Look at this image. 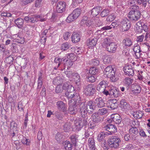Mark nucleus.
Listing matches in <instances>:
<instances>
[{
    "instance_id": "nucleus-1",
    "label": "nucleus",
    "mask_w": 150,
    "mask_h": 150,
    "mask_svg": "<svg viewBox=\"0 0 150 150\" xmlns=\"http://www.w3.org/2000/svg\"><path fill=\"white\" fill-rule=\"evenodd\" d=\"M80 103L81 104L80 106L79 112L83 117H86V115L88 116L86 111L87 108L95 110V106L94 103L91 100L88 101L86 105H85V103L82 101V100H81Z\"/></svg>"
},
{
    "instance_id": "nucleus-2",
    "label": "nucleus",
    "mask_w": 150,
    "mask_h": 150,
    "mask_svg": "<svg viewBox=\"0 0 150 150\" xmlns=\"http://www.w3.org/2000/svg\"><path fill=\"white\" fill-rule=\"evenodd\" d=\"M121 142L120 138L117 136H114L110 137L108 140V146L112 148L117 149L119 148Z\"/></svg>"
},
{
    "instance_id": "nucleus-3",
    "label": "nucleus",
    "mask_w": 150,
    "mask_h": 150,
    "mask_svg": "<svg viewBox=\"0 0 150 150\" xmlns=\"http://www.w3.org/2000/svg\"><path fill=\"white\" fill-rule=\"evenodd\" d=\"M81 115L82 118H79L74 121L75 126L79 129H80L83 126H86L88 123L87 120L88 119V116L86 115V117H85L83 116L82 115Z\"/></svg>"
},
{
    "instance_id": "nucleus-4",
    "label": "nucleus",
    "mask_w": 150,
    "mask_h": 150,
    "mask_svg": "<svg viewBox=\"0 0 150 150\" xmlns=\"http://www.w3.org/2000/svg\"><path fill=\"white\" fill-rule=\"evenodd\" d=\"M65 94L69 99H71L74 98V102L76 104H79L81 103V100L79 95L78 93H76L75 90L74 91H71L69 92H66Z\"/></svg>"
},
{
    "instance_id": "nucleus-5",
    "label": "nucleus",
    "mask_w": 150,
    "mask_h": 150,
    "mask_svg": "<svg viewBox=\"0 0 150 150\" xmlns=\"http://www.w3.org/2000/svg\"><path fill=\"white\" fill-rule=\"evenodd\" d=\"M91 119L92 122H90V127L91 129H94L96 126V123H98L101 120V118L97 112L93 113L91 116Z\"/></svg>"
},
{
    "instance_id": "nucleus-6",
    "label": "nucleus",
    "mask_w": 150,
    "mask_h": 150,
    "mask_svg": "<svg viewBox=\"0 0 150 150\" xmlns=\"http://www.w3.org/2000/svg\"><path fill=\"white\" fill-rule=\"evenodd\" d=\"M84 91L87 96H93L96 92V89L92 84H89L85 86Z\"/></svg>"
},
{
    "instance_id": "nucleus-7",
    "label": "nucleus",
    "mask_w": 150,
    "mask_h": 150,
    "mask_svg": "<svg viewBox=\"0 0 150 150\" xmlns=\"http://www.w3.org/2000/svg\"><path fill=\"white\" fill-rule=\"evenodd\" d=\"M141 15L140 12L130 11L128 13V17L131 21H136L140 18Z\"/></svg>"
},
{
    "instance_id": "nucleus-8",
    "label": "nucleus",
    "mask_w": 150,
    "mask_h": 150,
    "mask_svg": "<svg viewBox=\"0 0 150 150\" xmlns=\"http://www.w3.org/2000/svg\"><path fill=\"white\" fill-rule=\"evenodd\" d=\"M76 103L74 102L73 105L69 106L68 110L69 113L71 114H75L78 111L79 112L81 103L77 104Z\"/></svg>"
},
{
    "instance_id": "nucleus-9",
    "label": "nucleus",
    "mask_w": 150,
    "mask_h": 150,
    "mask_svg": "<svg viewBox=\"0 0 150 150\" xmlns=\"http://www.w3.org/2000/svg\"><path fill=\"white\" fill-rule=\"evenodd\" d=\"M123 70L125 74L129 76L134 75V69L131 65L128 64H126L123 68Z\"/></svg>"
},
{
    "instance_id": "nucleus-10",
    "label": "nucleus",
    "mask_w": 150,
    "mask_h": 150,
    "mask_svg": "<svg viewBox=\"0 0 150 150\" xmlns=\"http://www.w3.org/2000/svg\"><path fill=\"white\" fill-rule=\"evenodd\" d=\"M104 130H106L109 132H107L108 135L111 134L113 133H115L117 131V129L115 125L109 123L105 126L104 127Z\"/></svg>"
},
{
    "instance_id": "nucleus-11",
    "label": "nucleus",
    "mask_w": 150,
    "mask_h": 150,
    "mask_svg": "<svg viewBox=\"0 0 150 150\" xmlns=\"http://www.w3.org/2000/svg\"><path fill=\"white\" fill-rule=\"evenodd\" d=\"M66 5L64 1H59L57 3L56 11L59 13H62L65 11Z\"/></svg>"
},
{
    "instance_id": "nucleus-12",
    "label": "nucleus",
    "mask_w": 150,
    "mask_h": 150,
    "mask_svg": "<svg viewBox=\"0 0 150 150\" xmlns=\"http://www.w3.org/2000/svg\"><path fill=\"white\" fill-rule=\"evenodd\" d=\"M120 107L122 109L130 110L133 109L132 107L127 103V100L125 99H122L120 101Z\"/></svg>"
},
{
    "instance_id": "nucleus-13",
    "label": "nucleus",
    "mask_w": 150,
    "mask_h": 150,
    "mask_svg": "<svg viewBox=\"0 0 150 150\" xmlns=\"http://www.w3.org/2000/svg\"><path fill=\"white\" fill-rule=\"evenodd\" d=\"M120 28L122 31H125L129 30L131 27V24L129 21L123 20L120 24Z\"/></svg>"
},
{
    "instance_id": "nucleus-14",
    "label": "nucleus",
    "mask_w": 150,
    "mask_h": 150,
    "mask_svg": "<svg viewBox=\"0 0 150 150\" xmlns=\"http://www.w3.org/2000/svg\"><path fill=\"white\" fill-rule=\"evenodd\" d=\"M108 83L107 81L103 80L100 81L97 87V90L99 91L100 93L104 91L103 90L106 88L108 87Z\"/></svg>"
},
{
    "instance_id": "nucleus-15",
    "label": "nucleus",
    "mask_w": 150,
    "mask_h": 150,
    "mask_svg": "<svg viewBox=\"0 0 150 150\" xmlns=\"http://www.w3.org/2000/svg\"><path fill=\"white\" fill-rule=\"evenodd\" d=\"M101 10V8L100 6H96L90 11L88 12V13L91 15V16L95 17L99 14Z\"/></svg>"
},
{
    "instance_id": "nucleus-16",
    "label": "nucleus",
    "mask_w": 150,
    "mask_h": 150,
    "mask_svg": "<svg viewBox=\"0 0 150 150\" xmlns=\"http://www.w3.org/2000/svg\"><path fill=\"white\" fill-rule=\"evenodd\" d=\"M117 48V45L115 43L112 42L107 46L106 49L110 53H113L115 52Z\"/></svg>"
},
{
    "instance_id": "nucleus-17",
    "label": "nucleus",
    "mask_w": 150,
    "mask_h": 150,
    "mask_svg": "<svg viewBox=\"0 0 150 150\" xmlns=\"http://www.w3.org/2000/svg\"><path fill=\"white\" fill-rule=\"evenodd\" d=\"M56 105L58 109L61 111H64L67 110V105L62 101H58L56 102Z\"/></svg>"
},
{
    "instance_id": "nucleus-18",
    "label": "nucleus",
    "mask_w": 150,
    "mask_h": 150,
    "mask_svg": "<svg viewBox=\"0 0 150 150\" xmlns=\"http://www.w3.org/2000/svg\"><path fill=\"white\" fill-rule=\"evenodd\" d=\"M109 103L108 107L110 108L111 110H114L118 107V104L117 100L115 99H110L109 100Z\"/></svg>"
},
{
    "instance_id": "nucleus-19",
    "label": "nucleus",
    "mask_w": 150,
    "mask_h": 150,
    "mask_svg": "<svg viewBox=\"0 0 150 150\" xmlns=\"http://www.w3.org/2000/svg\"><path fill=\"white\" fill-rule=\"evenodd\" d=\"M109 95L117 98L120 95V92L118 88H113L112 89H109Z\"/></svg>"
},
{
    "instance_id": "nucleus-20",
    "label": "nucleus",
    "mask_w": 150,
    "mask_h": 150,
    "mask_svg": "<svg viewBox=\"0 0 150 150\" xmlns=\"http://www.w3.org/2000/svg\"><path fill=\"white\" fill-rule=\"evenodd\" d=\"M97 42V39L96 38H88L86 42L87 46L90 47L95 46Z\"/></svg>"
},
{
    "instance_id": "nucleus-21",
    "label": "nucleus",
    "mask_w": 150,
    "mask_h": 150,
    "mask_svg": "<svg viewBox=\"0 0 150 150\" xmlns=\"http://www.w3.org/2000/svg\"><path fill=\"white\" fill-rule=\"evenodd\" d=\"M132 91L135 95H137L141 92V88L138 84L133 85L131 86Z\"/></svg>"
},
{
    "instance_id": "nucleus-22",
    "label": "nucleus",
    "mask_w": 150,
    "mask_h": 150,
    "mask_svg": "<svg viewBox=\"0 0 150 150\" xmlns=\"http://www.w3.org/2000/svg\"><path fill=\"white\" fill-rule=\"evenodd\" d=\"M86 73H88L92 75L96 76L99 73V69L94 67H91L90 69H86Z\"/></svg>"
},
{
    "instance_id": "nucleus-23",
    "label": "nucleus",
    "mask_w": 150,
    "mask_h": 150,
    "mask_svg": "<svg viewBox=\"0 0 150 150\" xmlns=\"http://www.w3.org/2000/svg\"><path fill=\"white\" fill-rule=\"evenodd\" d=\"M111 118L112 119L113 122L117 124L120 123L122 121V118L120 115L117 114H115L111 115Z\"/></svg>"
},
{
    "instance_id": "nucleus-24",
    "label": "nucleus",
    "mask_w": 150,
    "mask_h": 150,
    "mask_svg": "<svg viewBox=\"0 0 150 150\" xmlns=\"http://www.w3.org/2000/svg\"><path fill=\"white\" fill-rule=\"evenodd\" d=\"M80 34L76 33H73L71 36V41L74 43H76L79 42L80 40Z\"/></svg>"
},
{
    "instance_id": "nucleus-25",
    "label": "nucleus",
    "mask_w": 150,
    "mask_h": 150,
    "mask_svg": "<svg viewBox=\"0 0 150 150\" xmlns=\"http://www.w3.org/2000/svg\"><path fill=\"white\" fill-rule=\"evenodd\" d=\"M63 89L67 91V92H69L71 91H74V87L71 85L67 83H64L63 86Z\"/></svg>"
},
{
    "instance_id": "nucleus-26",
    "label": "nucleus",
    "mask_w": 150,
    "mask_h": 150,
    "mask_svg": "<svg viewBox=\"0 0 150 150\" xmlns=\"http://www.w3.org/2000/svg\"><path fill=\"white\" fill-rule=\"evenodd\" d=\"M88 143H89V147L91 150H95L96 147L94 137L93 136H92L91 137L89 138L88 140Z\"/></svg>"
},
{
    "instance_id": "nucleus-27",
    "label": "nucleus",
    "mask_w": 150,
    "mask_h": 150,
    "mask_svg": "<svg viewBox=\"0 0 150 150\" xmlns=\"http://www.w3.org/2000/svg\"><path fill=\"white\" fill-rule=\"evenodd\" d=\"M86 73V78L88 81L93 83L96 81L97 78L96 76L92 75L88 73Z\"/></svg>"
},
{
    "instance_id": "nucleus-28",
    "label": "nucleus",
    "mask_w": 150,
    "mask_h": 150,
    "mask_svg": "<svg viewBox=\"0 0 150 150\" xmlns=\"http://www.w3.org/2000/svg\"><path fill=\"white\" fill-rule=\"evenodd\" d=\"M96 105L99 108H102L104 106L105 103L103 99L101 97L96 98L95 100Z\"/></svg>"
},
{
    "instance_id": "nucleus-29",
    "label": "nucleus",
    "mask_w": 150,
    "mask_h": 150,
    "mask_svg": "<svg viewBox=\"0 0 150 150\" xmlns=\"http://www.w3.org/2000/svg\"><path fill=\"white\" fill-rule=\"evenodd\" d=\"M72 77L74 79L77 85H79L80 84V77L77 73H73Z\"/></svg>"
},
{
    "instance_id": "nucleus-30",
    "label": "nucleus",
    "mask_w": 150,
    "mask_h": 150,
    "mask_svg": "<svg viewBox=\"0 0 150 150\" xmlns=\"http://www.w3.org/2000/svg\"><path fill=\"white\" fill-rule=\"evenodd\" d=\"M14 22L18 28H22L24 23V20L21 18H18L14 20Z\"/></svg>"
},
{
    "instance_id": "nucleus-31",
    "label": "nucleus",
    "mask_w": 150,
    "mask_h": 150,
    "mask_svg": "<svg viewBox=\"0 0 150 150\" xmlns=\"http://www.w3.org/2000/svg\"><path fill=\"white\" fill-rule=\"evenodd\" d=\"M129 132L132 137H134L139 132L138 129L136 127H132L129 130Z\"/></svg>"
},
{
    "instance_id": "nucleus-32",
    "label": "nucleus",
    "mask_w": 150,
    "mask_h": 150,
    "mask_svg": "<svg viewBox=\"0 0 150 150\" xmlns=\"http://www.w3.org/2000/svg\"><path fill=\"white\" fill-rule=\"evenodd\" d=\"M124 45L128 47H130L132 45V42L131 39L129 38H125L123 41Z\"/></svg>"
},
{
    "instance_id": "nucleus-33",
    "label": "nucleus",
    "mask_w": 150,
    "mask_h": 150,
    "mask_svg": "<svg viewBox=\"0 0 150 150\" xmlns=\"http://www.w3.org/2000/svg\"><path fill=\"white\" fill-rule=\"evenodd\" d=\"M63 82V79L60 76H57L53 80V83L54 85H59Z\"/></svg>"
},
{
    "instance_id": "nucleus-34",
    "label": "nucleus",
    "mask_w": 150,
    "mask_h": 150,
    "mask_svg": "<svg viewBox=\"0 0 150 150\" xmlns=\"http://www.w3.org/2000/svg\"><path fill=\"white\" fill-rule=\"evenodd\" d=\"M143 115L144 113L140 111L134 112L133 113V117L137 119L141 118Z\"/></svg>"
},
{
    "instance_id": "nucleus-35",
    "label": "nucleus",
    "mask_w": 150,
    "mask_h": 150,
    "mask_svg": "<svg viewBox=\"0 0 150 150\" xmlns=\"http://www.w3.org/2000/svg\"><path fill=\"white\" fill-rule=\"evenodd\" d=\"M107 135H108L107 134V132H102L98 134L97 139L98 141L101 142Z\"/></svg>"
},
{
    "instance_id": "nucleus-36",
    "label": "nucleus",
    "mask_w": 150,
    "mask_h": 150,
    "mask_svg": "<svg viewBox=\"0 0 150 150\" xmlns=\"http://www.w3.org/2000/svg\"><path fill=\"white\" fill-rule=\"evenodd\" d=\"M81 9L76 8L73 11L72 13L76 19L81 14Z\"/></svg>"
},
{
    "instance_id": "nucleus-37",
    "label": "nucleus",
    "mask_w": 150,
    "mask_h": 150,
    "mask_svg": "<svg viewBox=\"0 0 150 150\" xmlns=\"http://www.w3.org/2000/svg\"><path fill=\"white\" fill-rule=\"evenodd\" d=\"M70 138L72 144L76 146L78 140L77 136L75 134H73L71 136Z\"/></svg>"
},
{
    "instance_id": "nucleus-38",
    "label": "nucleus",
    "mask_w": 150,
    "mask_h": 150,
    "mask_svg": "<svg viewBox=\"0 0 150 150\" xmlns=\"http://www.w3.org/2000/svg\"><path fill=\"white\" fill-rule=\"evenodd\" d=\"M14 60L13 57L11 55L5 58V62L7 64L11 65L13 64V62Z\"/></svg>"
},
{
    "instance_id": "nucleus-39",
    "label": "nucleus",
    "mask_w": 150,
    "mask_h": 150,
    "mask_svg": "<svg viewBox=\"0 0 150 150\" xmlns=\"http://www.w3.org/2000/svg\"><path fill=\"white\" fill-rule=\"evenodd\" d=\"M71 47V45L70 43L66 42L63 43L61 46V50L62 51H65L67 50Z\"/></svg>"
},
{
    "instance_id": "nucleus-40",
    "label": "nucleus",
    "mask_w": 150,
    "mask_h": 150,
    "mask_svg": "<svg viewBox=\"0 0 150 150\" xmlns=\"http://www.w3.org/2000/svg\"><path fill=\"white\" fill-rule=\"evenodd\" d=\"M42 74L41 73L40 75L39 76L38 79V86L37 89L39 91L42 84Z\"/></svg>"
},
{
    "instance_id": "nucleus-41",
    "label": "nucleus",
    "mask_w": 150,
    "mask_h": 150,
    "mask_svg": "<svg viewBox=\"0 0 150 150\" xmlns=\"http://www.w3.org/2000/svg\"><path fill=\"white\" fill-rule=\"evenodd\" d=\"M72 144L69 141H66L64 146L66 150H71L72 149Z\"/></svg>"
},
{
    "instance_id": "nucleus-42",
    "label": "nucleus",
    "mask_w": 150,
    "mask_h": 150,
    "mask_svg": "<svg viewBox=\"0 0 150 150\" xmlns=\"http://www.w3.org/2000/svg\"><path fill=\"white\" fill-rule=\"evenodd\" d=\"M133 81V80L129 77L125 78L123 81L124 83L129 86L132 84Z\"/></svg>"
},
{
    "instance_id": "nucleus-43",
    "label": "nucleus",
    "mask_w": 150,
    "mask_h": 150,
    "mask_svg": "<svg viewBox=\"0 0 150 150\" xmlns=\"http://www.w3.org/2000/svg\"><path fill=\"white\" fill-rule=\"evenodd\" d=\"M76 19V18L74 17V15L72 13H71L67 17L66 19V21L68 23H70L71 22L74 21Z\"/></svg>"
},
{
    "instance_id": "nucleus-44",
    "label": "nucleus",
    "mask_w": 150,
    "mask_h": 150,
    "mask_svg": "<svg viewBox=\"0 0 150 150\" xmlns=\"http://www.w3.org/2000/svg\"><path fill=\"white\" fill-rule=\"evenodd\" d=\"M76 19V18L74 17V15L72 13H71L67 17L66 19V21L68 23H70L71 22L74 21Z\"/></svg>"
},
{
    "instance_id": "nucleus-45",
    "label": "nucleus",
    "mask_w": 150,
    "mask_h": 150,
    "mask_svg": "<svg viewBox=\"0 0 150 150\" xmlns=\"http://www.w3.org/2000/svg\"><path fill=\"white\" fill-rule=\"evenodd\" d=\"M97 114L101 115H103L108 112V110L105 108H103L98 110L96 112Z\"/></svg>"
},
{
    "instance_id": "nucleus-46",
    "label": "nucleus",
    "mask_w": 150,
    "mask_h": 150,
    "mask_svg": "<svg viewBox=\"0 0 150 150\" xmlns=\"http://www.w3.org/2000/svg\"><path fill=\"white\" fill-rule=\"evenodd\" d=\"M70 124L69 123L66 122L63 125V129L65 132H68L70 131Z\"/></svg>"
},
{
    "instance_id": "nucleus-47",
    "label": "nucleus",
    "mask_w": 150,
    "mask_h": 150,
    "mask_svg": "<svg viewBox=\"0 0 150 150\" xmlns=\"http://www.w3.org/2000/svg\"><path fill=\"white\" fill-rule=\"evenodd\" d=\"M110 39L108 38H105L103 43H102V45L103 47H107V46H108L110 43Z\"/></svg>"
},
{
    "instance_id": "nucleus-48",
    "label": "nucleus",
    "mask_w": 150,
    "mask_h": 150,
    "mask_svg": "<svg viewBox=\"0 0 150 150\" xmlns=\"http://www.w3.org/2000/svg\"><path fill=\"white\" fill-rule=\"evenodd\" d=\"M140 23H141V21H139L137 23V27L136 28L137 30L139 33H141L142 31L143 28L142 27L140 26Z\"/></svg>"
},
{
    "instance_id": "nucleus-49",
    "label": "nucleus",
    "mask_w": 150,
    "mask_h": 150,
    "mask_svg": "<svg viewBox=\"0 0 150 150\" xmlns=\"http://www.w3.org/2000/svg\"><path fill=\"white\" fill-rule=\"evenodd\" d=\"M109 14V10L105 9L102 11L100 13L101 16L103 17L107 16Z\"/></svg>"
},
{
    "instance_id": "nucleus-50",
    "label": "nucleus",
    "mask_w": 150,
    "mask_h": 150,
    "mask_svg": "<svg viewBox=\"0 0 150 150\" xmlns=\"http://www.w3.org/2000/svg\"><path fill=\"white\" fill-rule=\"evenodd\" d=\"M63 137V135L61 133L58 132L56 134L55 139L57 142H59L62 140Z\"/></svg>"
},
{
    "instance_id": "nucleus-51",
    "label": "nucleus",
    "mask_w": 150,
    "mask_h": 150,
    "mask_svg": "<svg viewBox=\"0 0 150 150\" xmlns=\"http://www.w3.org/2000/svg\"><path fill=\"white\" fill-rule=\"evenodd\" d=\"M116 17L114 13H112L108 16L106 20L107 21L111 22L113 21L116 18Z\"/></svg>"
},
{
    "instance_id": "nucleus-52",
    "label": "nucleus",
    "mask_w": 150,
    "mask_h": 150,
    "mask_svg": "<svg viewBox=\"0 0 150 150\" xmlns=\"http://www.w3.org/2000/svg\"><path fill=\"white\" fill-rule=\"evenodd\" d=\"M93 20L95 23L98 26H99L102 25V23L101 22V21L99 19V18L98 17H94L93 18Z\"/></svg>"
},
{
    "instance_id": "nucleus-53",
    "label": "nucleus",
    "mask_w": 150,
    "mask_h": 150,
    "mask_svg": "<svg viewBox=\"0 0 150 150\" xmlns=\"http://www.w3.org/2000/svg\"><path fill=\"white\" fill-rule=\"evenodd\" d=\"M110 78L111 81L112 82H116L119 79L118 76L117 74L114 75Z\"/></svg>"
},
{
    "instance_id": "nucleus-54",
    "label": "nucleus",
    "mask_w": 150,
    "mask_h": 150,
    "mask_svg": "<svg viewBox=\"0 0 150 150\" xmlns=\"http://www.w3.org/2000/svg\"><path fill=\"white\" fill-rule=\"evenodd\" d=\"M0 50H1L4 54H5L8 51L6 49L4 45L2 44L0 45Z\"/></svg>"
},
{
    "instance_id": "nucleus-55",
    "label": "nucleus",
    "mask_w": 150,
    "mask_h": 150,
    "mask_svg": "<svg viewBox=\"0 0 150 150\" xmlns=\"http://www.w3.org/2000/svg\"><path fill=\"white\" fill-rule=\"evenodd\" d=\"M133 50L134 52V53L135 54L136 56H137V53H139L141 52L140 50V47L138 45L134 46V48L133 49Z\"/></svg>"
},
{
    "instance_id": "nucleus-56",
    "label": "nucleus",
    "mask_w": 150,
    "mask_h": 150,
    "mask_svg": "<svg viewBox=\"0 0 150 150\" xmlns=\"http://www.w3.org/2000/svg\"><path fill=\"white\" fill-rule=\"evenodd\" d=\"M113 68H112V66H108L105 69V74L107 75H108L109 73L112 70V69Z\"/></svg>"
},
{
    "instance_id": "nucleus-57",
    "label": "nucleus",
    "mask_w": 150,
    "mask_h": 150,
    "mask_svg": "<svg viewBox=\"0 0 150 150\" xmlns=\"http://www.w3.org/2000/svg\"><path fill=\"white\" fill-rule=\"evenodd\" d=\"M124 139L126 141H128L129 139L134 140L135 139V137H133L132 136L131 137H130L129 134H127L125 135L124 136Z\"/></svg>"
},
{
    "instance_id": "nucleus-58",
    "label": "nucleus",
    "mask_w": 150,
    "mask_h": 150,
    "mask_svg": "<svg viewBox=\"0 0 150 150\" xmlns=\"http://www.w3.org/2000/svg\"><path fill=\"white\" fill-rule=\"evenodd\" d=\"M63 88H62L61 86L57 85L55 88V91L56 93H60L62 92L63 91Z\"/></svg>"
},
{
    "instance_id": "nucleus-59",
    "label": "nucleus",
    "mask_w": 150,
    "mask_h": 150,
    "mask_svg": "<svg viewBox=\"0 0 150 150\" xmlns=\"http://www.w3.org/2000/svg\"><path fill=\"white\" fill-rule=\"evenodd\" d=\"M93 20H94L93 18L90 19L88 18V19L85 23L87 26H90L92 24L94 23L93 22Z\"/></svg>"
},
{
    "instance_id": "nucleus-60",
    "label": "nucleus",
    "mask_w": 150,
    "mask_h": 150,
    "mask_svg": "<svg viewBox=\"0 0 150 150\" xmlns=\"http://www.w3.org/2000/svg\"><path fill=\"white\" fill-rule=\"evenodd\" d=\"M18 110L21 111H23L24 109V106L23 104V103L21 102H20L18 103Z\"/></svg>"
},
{
    "instance_id": "nucleus-61",
    "label": "nucleus",
    "mask_w": 150,
    "mask_h": 150,
    "mask_svg": "<svg viewBox=\"0 0 150 150\" xmlns=\"http://www.w3.org/2000/svg\"><path fill=\"white\" fill-rule=\"evenodd\" d=\"M11 128H12L13 129L17 130V125L16 123L14 122L13 121L11 122L10 123Z\"/></svg>"
},
{
    "instance_id": "nucleus-62",
    "label": "nucleus",
    "mask_w": 150,
    "mask_h": 150,
    "mask_svg": "<svg viewBox=\"0 0 150 150\" xmlns=\"http://www.w3.org/2000/svg\"><path fill=\"white\" fill-rule=\"evenodd\" d=\"M131 9H132V10H131V11H135V12H140V11H139V7L138 6L136 5H134L133 6H132L131 7Z\"/></svg>"
},
{
    "instance_id": "nucleus-63",
    "label": "nucleus",
    "mask_w": 150,
    "mask_h": 150,
    "mask_svg": "<svg viewBox=\"0 0 150 150\" xmlns=\"http://www.w3.org/2000/svg\"><path fill=\"white\" fill-rule=\"evenodd\" d=\"M28 141L29 139H27L25 137H23L21 141V142L23 144L28 145L30 143Z\"/></svg>"
},
{
    "instance_id": "nucleus-64",
    "label": "nucleus",
    "mask_w": 150,
    "mask_h": 150,
    "mask_svg": "<svg viewBox=\"0 0 150 150\" xmlns=\"http://www.w3.org/2000/svg\"><path fill=\"white\" fill-rule=\"evenodd\" d=\"M103 59V62L105 64H106L107 63H109L110 61V58L108 56L105 57Z\"/></svg>"
}]
</instances>
